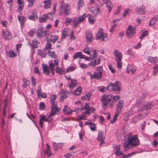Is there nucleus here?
Segmentation results:
<instances>
[{
	"mask_svg": "<svg viewBox=\"0 0 158 158\" xmlns=\"http://www.w3.org/2000/svg\"><path fill=\"white\" fill-rule=\"evenodd\" d=\"M139 142L138 138L136 136H132L128 138V140L123 144V146L124 150L127 151L130 148L139 145Z\"/></svg>",
	"mask_w": 158,
	"mask_h": 158,
	"instance_id": "f257e3e1",
	"label": "nucleus"
},
{
	"mask_svg": "<svg viewBox=\"0 0 158 158\" xmlns=\"http://www.w3.org/2000/svg\"><path fill=\"white\" fill-rule=\"evenodd\" d=\"M56 96L55 94H52L50 97V102L51 105L50 115H54L57 112L60 111V109L58 108L57 103L56 101Z\"/></svg>",
	"mask_w": 158,
	"mask_h": 158,
	"instance_id": "f03ea898",
	"label": "nucleus"
},
{
	"mask_svg": "<svg viewBox=\"0 0 158 158\" xmlns=\"http://www.w3.org/2000/svg\"><path fill=\"white\" fill-rule=\"evenodd\" d=\"M96 70L97 72H94L93 74H92L91 72H88L86 74L89 76L91 79H100L102 77L103 71L102 67L101 66H99L96 68Z\"/></svg>",
	"mask_w": 158,
	"mask_h": 158,
	"instance_id": "7ed1b4c3",
	"label": "nucleus"
},
{
	"mask_svg": "<svg viewBox=\"0 0 158 158\" xmlns=\"http://www.w3.org/2000/svg\"><path fill=\"white\" fill-rule=\"evenodd\" d=\"M70 13L69 6L67 3H64V0H62L60 4V7L59 11L60 14H64L65 15H68Z\"/></svg>",
	"mask_w": 158,
	"mask_h": 158,
	"instance_id": "20e7f679",
	"label": "nucleus"
},
{
	"mask_svg": "<svg viewBox=\"0 0 158 158\" xmlns=\"http://www.w3.org/2000/svg\"><path fill=\"white\" fill-rule=\"evenodd\" d=\"M113 53L116 57L115 60L117 63V67L118 69H120L122 66L121 60L123 55L121 52L118 49L114 50L113 52Z\"/></svg>",
	"mask_w": 158,
	"mask_h": 158,
	"instance_id": "39448f33",
	"label": "nucleus"
},
{
	"mask_svg": "<svg viewBox=\"0 0 158 158\" xmlns=\"http://www.w3.org/2000/svg\"><path fill=\"white\" fill-rule=\"evenodd\" d=\"M114 153L116 156L122 155L123 158L127 157H132V155L135 154V152H132L127 155L123 154V152L120 149V145H116L114 146Z\"/></svg>",
	"mask_w": 158,
	"mask_h": 158,
	"instance_id": "423d86ee",
	"label": "nucleus"
},
{
	"mask_svg": "<svg viewBox=\"0 0 158 158\" xmlns=\"http://www.w3.org/2000/svg\"><path fill=\"white\" fill-rule=\"evenodd\" d=\"M124 102L122 100L119 101L117 104V110L113 118V120H111L110 122L113 123L117 119L119 113H120L123 107Z\"/></svg>",
	"mask_w": 158,
	"mask_h": 158,
	"instance_id": "0eeeda50",
	"label": "nucleus"
},
{
	"mask_svg": "<svg viewBox=\"0 0 158 158\" xmlns=\"http://www.w3.org/2000/svg\"><path fill=\"white\" fill-rule=\"evenodd\" d=\"M120 85V83L118 81H116L114 83H110L107 87V90L109 91L113 90L114 91H119L121 89Z\"/></svg>",
	"mask_w": 158,
	"mask_h": 158,
	"instance_id": "6e6552de",
	"label": "nucleus"
},
{
	"mask_svg": "<svg viewBox=\"0 0 158 158\" xmlns=\"http://www.w3.org/2000/svg\"><path fill=\"white\" fill-rule=\"evenodd\" d=\"M112 96L110 95H104L101 99L102 102V106L104 109L107 108V106L109 104V102L111 100Z\"/></svg>",
	"mask_w": 158,
	"mask_h": 158,
	"instance_id": "1a4fd4ad",
	"label": "nucleus"
},
{
	"mask_svg": "<svg viewBox=\"0 0 158 158\" xmlns=\"http://www.w3.org/2000/svg\"><path fill=\"white\" fill-rule=\"evenodd\" d=\"M96 39H99L103 41L106 40L107 39V34L103 32V30L101 28L99 29L98 32L96 35Z\"/></svg>",
	"mask_w": 158,
	"mask_h": 158,
	"instance_id": "9d476101",
	"label": "nucleus"
},
{
	"mask_svg": "<svg viewBox=\"0 0 158 158\" xmlns=\"http://www.w3.org/2000/svg\"><path fill=\"white\" fill-rule=\"evenodd\" d=\"M135 28L131 26L127 27L126 31V36L128 38H131L135 34Z\"/></svg>",
	"mask_w": 158,
	"mask_h": 158,
	"instance_id": "9b49d317",
	"label": "nucleus"
},
{
	"mask_svg": "<svg viewBox=\"0 0 158 158\" xmlns=\"http://www.w3.org/2000/svg\"><path fill=\"white\" fill-rule=\"evenodd\" d=\"M51 114L48 116L47 118L45 115H40V119L39 120V123L40 125L41 128L43 127V121L47 122H50L52 120V119L51 118V116L53 115H50Z\"/></svg>",
	"mask_w": 158,
	"mask_h": 158,
	"instance_id": "f8f14e48",
	"label": "nucleus"
},
{
	"mask_svg": "<svg viewBox=\"0 0 158 158\" xmlns=\"http://www.w3.org/2000/svg\"><path fill=\"white\" fill-rule=\"evenodd\" d=\"M105 137L104 135V132L101 131H99L98 132L97 140L100 142L99 145L102 146L105 143L104 140Z\"/></svg>",
	"mask_w": 158,
	"mask_h": 158,
	"instance_id": "ddd939ff",
	"label": "nucleus"
},
{
	"mask_svg": "<svg viewBox=\"0 0 158 158\" xmlns=\"http://www.w3.org/2000/svg\"><path fill=\"white\" fill-rule=\"evenodd\" d=\"M3 37L6 40H10L12 38V35L7 29L2 30Z\"/></svg>",
	"mask_w": 158,
	"mask_h": 158,
	"instance_id": "4468645a",
	"label": "nucleus"
},
{
	"mask_svg": "<svg viewBox=\"0 0 158 158\" xmlns=\"http://www.w3.org/2000/svg\"><path fill=\"white\" fill-rule=\"evenodd\" d=\"M47 31L43 29V28L40 27L38 29L37 33V35L38 37H42L46 35Z\"/></svg>",
	"mask_w": 158,
	"mask_h": 158,
	"instance_id": "2eb2a0df",
	"label": "nucleus"
},
{
	"mask_svg": "<svg viewBox=\"0 0 158 158\" xmlns=\"http://www.w3.org/2000/svg\"><path fill=\"white\" fill-rule=\"evenodd\" d=\"M136 68V67L133 64L128 65L127 67V73H129L130 71L132 74H133L135 71Z\"/></svg>",
	"mask_w": 158,
	"mask_h": 158,
	"instance_id": "dca6fc26",
	"label": "nucleus"
},
{
	"mask_svg": "<svg viewBox=\"0 0 158 158\" xmlns=\"http://www.w3.org/2000/svg\"><path fill=\"white\" fill-rule=\"evenodd\" d=\"M103 2L106 4L107 7L108 8L109 12H110L111 10L113 7V5L112 2L109 0H103Z\"/></svg>",
	"mask_w": 158,
	"mask_h": 158,
	"instance_id": "f3484780",
	"label": "nucleus"
},
{
	"mask_svg": "<svg viewBox=\"0 0 158 158\" xmlns=\"http://www.w3.org/2000/svg\"><path fill=\"white\" fill-rule=\"evenodd\" d=\"M93 54L89 55L90 57H87L85 58L84 57V58L86 60H89L90 59H94L96 58L97 57L98 55L96 50H93Z\"/></svg>",
	"mask_w": 158,
	"mask_h": 158,
	"instance_id": "a211bd4d",
	"label": "nucleus"
},
{
	"mask_svg": "<svg viewBox=\"0 0 158 158\" xmlns=\"http://www.w3.org/2000/svg\"><path fill=\"white\" fill-rule=\"evenodd\" d=\"M42 67H43V72L46 73L47 74H49L51 71L50 67H49L48 66H46L44 64H42Z\"/></svg>",
	"mask_w": 158,
	"mask_h": 158,
	"instance_id": "6ab92c4d",
	"label": "nucleus"
},
{
	"mask_svg": "<svg viewBox=\"0 0 158 158\" xmlns=\"http://www.w3.org/2000/svg\"><path fill=\"white\" fill-rule=\"evenodd\" d=\"M77 81L76 79H72L70 83L69 84V87L71 90H72L77 86Z\"/></svg>",
	"mask_w": 158,
	"mask_h": 158,
	"instance_id": "aec40b11",
	"label": "nucleus"
},
{
	"mask_svg": "<svg viewBox=\"0 0 158 158\" xmlns=\"http://www.w3.org/2000/svg\"><path fill=\"white\" fill-rule=\"evenodd\" d=\"M137 11L135 12L136 14L139 15H143L144 13L145 8V7L142 6L140 7H137Z\"/></svg>",
	"mask_w": 158,
	"mask_h": 158,
	"instance_id": "412c9836",
	"label": "nucleus"
},
{
	"mask_svg": "<svg viewBox=\"0 0 158 158\" xmlns=\"http://www.w3.org/2000/svg\"><path fill=\"white\" fill-rule=\"evenodd\" d=\"M47 148L44 152V154L45 155H47L48 157H50L52 153L51 152V150L49 146L48 143L46 144Z\"/></svg>",
	"mask_w": 158,
	"mask_h": 158,
	"instance_id": "4be33fe9",
	"label": "nucleus"
},
{
	"mask_svg": "<svg viewBox=\"0 0 158 158\" xmlns=\"http://www.w3.org/2000/svg\"><path fill=\"white\" fill-rule=\"evenodd\" d=\"M56 6V4H55L53 7V12H50L48 14V17L50 20H52L53 17L54 16Z\"/></svg>",
	"mask_w": 158,
	"mask_h": 158,
	"instance_id": "5701e85b",
	"label": "nucleus"
},
{
	"mask_svg": "<svg viewBox=\"0 0 158 158\" xmlns=\"http://www.w3.org/2000/svg\"><path fill=\"white\" fill-rule=\"evenodd\" d=\"M36 11L34 10L32 13V14L29 17V19L30 20L35 21L37 20L38 19V17L36 14Z\"/></svg>",
	"mask_w": 158,
	"mask_h": 158,
	"instance_id": "b1692460",
	"label": "nucleus"
},
{
	"mask_svg": "<svg viewBox=\"0 0 158 158\" xmlns=\"http://www.w3.org/2000/svg\"><path fill=\"white\" fill-rule=\"evenodd\" d=\"M85 56L82 54L81 52H78L75 53L73 57L75 59L79 58L80 59H84Z\"/></svg>",
	"mask_w": 158,
	"mask_h": 158,
	"instance_id": "393cba45",
	"label": "nucleus"
},
{
	"mask_svg": "<svg viewBox=\"0 0 158 158\" xmlns=\"http://www.w3.org/2000/svg\"><path fill=\"white\" fill-rule=\"evenodd\" d=\"M72 22L73 23L72 24V26L75 27H77L79 23H81L78 18L77 17H75L73 19Z\"/></svg>",
	"mask_w": 158,
	"mask_h": 158,
	"instance_id": "a878e982",
	"label": "nucleus"
},
{
	"mask_svg": "<svg viewBox=\"0 0 158 158\" xmlns=\"http://www.w3.org/2000/svg\"><path fill=\"white\" fill-rule=\"evenodd\" d=\"M18 19L20 23L21 27H22L23 26L25 21L24 17L23 15L18 16Z\"/></svg>",
	"mask_w": 158,
	"mask_h": 158,
	"instance_id": "bb28decb",
	"label": "nucleus"
},
{
	"mask_svg": "<svg viewBox=\"0 0 158 158\" xmlns=\"http://www.w3.org/2000/svg\"><path fill=\"white\" fill-rule=\"evenodd\" d=\"M147 59L149 62L152 63H156L158 61L156 57H153L151 56H148L147 57Z\"/></svg>",
	"mask_w": 158,
	"mask_h": 158,
	"instance_id": "cd10ccee",
	"label": "nucleus"
},
{
	"mask_svg": "<svg viewBox=\"0 0 158 158\" xmlns=\"http://www.w3.org/2000/svg\"><path fill=\"white\" fill-rule=\"evenodd\" d=\"M51 0H46L44 2V8L45 9H48L50 8L51 4Z\"/></svg>",
	"mask_w": 158,
	"mask_h": 158,
	"instance_id": "c85d7f7f",
	"label": "nucleus"
},
{
	"mask_svg": "<svg viewBox=\"0 0 158 158\" xmlns=\"http://www.w3.org/2000/svg\"><path fill=\"white\" fill-rule=\"evenodd\" d=\"M7 55L10 58H13L17 56V54L13 50H9L7 52Z\"/></svg>",
	"mask_w": 158,
	"mask_h": 158,
	"instance_id": "c756f323",
	"label": "nucleus"
},
{
	"mask_svg": "<svg viewBox=\"0 0 158 158\" xmlns=\"http://www.w3.org/2000/svg\"><path fill=\"white\" fill-rule=\"evenodd\" d=\"M86 38L87 42L89 43H90L94 40V38L92 36V34L90 33H88L86 35Z\"/></svg>",
	"mask_w": 158,
	"mask_h": 158,
	"instance_id": "7c9ffc66",
	"label": "nucleus"
},
{
	"mask_svg": "<svg viewBox=\"0 0 158 158\" xmlns=\"http://www.w3.org/2000/svg\"><path fill=\"white\" fill-rule=\"evenodd\" d=\"M63 112L66 114H69L71 113V112L73 111H71L70 109L68 106H65L64 107V109L63 110Z\"/></svg>",
	"mask_w": 158,
	"mask_h": 158,
	"instance_id": "2f4dec72",
	"label": "nucleus"
},
{
	"mask_svg": "<svg viewBox=\"0 0 158 158\" xmlns=\"http://www.w3.org/2000/svg\"><path fill=\"white\" fill-rule=\"evenodd\" d=\"M56 73L59 74H63L65 72V70L64 69L58 66L56 67Z\"/></svg>",
	"mask_w": 158,
	"mask_h": 158,
	"instance_id": "473e14b6",
	"label": "nucleus"
},
{
	"mask_svg": "<svg viewBox=\"0 0 158 158\" xmlns=\"http://www.w3.org/2000/svg\"><path fill=\"white\" fill-rule=\"evenodd\" d=\"M48 64L49 67H50L51 69V71L53 75L54 74V64L52 62V61L50 60L48 62Z\"/></svg>",
	"mask_w": 158,
	"mask_h": 158,
	"instance_id": "72a5a7b5",
	"label": "nucleus"
},
{
	"mask_svg": "<svg viewBox=\"0 0 158 158\" xmlns=\"http://www.w3.org/2000/svg\"><path fill=\"white\" fill-rule=\"evenodd\" d=\"M88 18L89 19V21L91 24H93L94 22L95 19L92 15H88Z\"/></svg>",
	"mask_w": 158,
	"mask_h": 158,
	"instance_id": "f704fd0d",
	"label": "nucleus"
},
{
	"mask_svg": "<svg viewBox=\"0 0 158 158\" xmlns=\"http://www.w3.org/2000/svg\"><path fill=\"white\" fill-rule=\"evenodd\" d=\"M69 29L68 28H65L63 30L62 33V38H64L65 37L68 36L69 34Z\"/></svg>",
	"mask_w": 158,
	"mask_h": 158,
	"instance_id": "c9c22d12",
	"label": "nucleus"
},
{
	"mask_svg": "<svg viewBox=\"0 0 158 158\" xmlns=\"http://www.w3.org/2000/svg\"><path fill=\"white\" fill-rule=\"evenodd\" d=\"M158 73V65L156 64L154 66L153 70V75L154 76L157 75Z\"/></svg>",
	"mask_w": 158,
	"mask_h": 158,
	"instance_id": "e433bc0d",
	"label": "nucleus"
},
{
	"mask_svg": "<svg viewBox=\"0 0 158 158\" xmlns=\"http://www.w3.org/2000/svg\"><path fill=\"white\" fill-rule=\"evenodd\" d=\"M82 89L81 86L78 87L75 90L74 94L78 95H79L81 92Z\"/></svg>",
	"mask_w": 158,
	"mask_h": 158,
	"instance_id": "4c0bfd02",
	"label": "nucleus"
},
{
	"mask_svg": "<svg viewBox=\"0 0 158 158\" xmlns=\"http://www.w3.org/2000/svg\"><path fill=\"white\" fill-rule=\"evenodd\" d=\"M48 56L52 58H56L57 57V56L55 54L54 51H50L48 53Z\"/></svg>",
	"mask_w": 158,
	"mask_h": 158,
	"instance_id": "58836bf2",
	"label": "nucleus"
},
{
	"mask_svg": "<svg viewBox=\"0 0 158 158\" xmlns=\"http://www.w3.org/2000/svg\"><path fill=\"white\" fill-rule=\"evenodd\" d=\"M52 144L53 146L56 148H61L63 145V144L61 143H56L55 142H52Z\"/></svg>",
	"mask_w": 158,
	"mask_h": 158,
	"instance_id": "ea45409f",
	"label": "nucleus"
},
{
	"mask_svg": "<svg viewBox=\"0 0 158 158\" xmlns=\"http://www.w3.org/2000/svg\"><path fill=\"white\" fill-rule=\"evenodd\" d=\"M100 59H98V62H97V61L95 60L94 61H92L91 63L88 64V65L93 66L94 68L95 67L96 65L100 63Z\"/></svg>",
	"mask_w": 158,
	"mask_h": 158,
	"instance_id": "a19ab883",
	"label": "nucleus"
},
{
	"mask_svg": "<svg viewBox=\"0 0 158 158\" xmlns=\"http://www.w3.org/2000/svg\"><path fill=\"white\" fill-rule=\"evenodd\" d=\"M91 49L88 46H86L83 49V52L86 54H87L88 55H90V52L91 51Z\"/></svg>",
	"mask_w": 158,
	"mask_h": 158,
	"instance_id": "79ce46f5",
	"label": "nucleus"
},
{
	"mask_svg": "<svg viewBox=\"0 0 158 158\" xmlns=\"http://www.w3.org/2000/svg\"><path fill=\"white\" fill-rule=\"evenodd\" d=\"M23 86L24 88H26L30 84V81L26 79H23Z\"/></svg>",
	"mask_w": 158,
	"mask_h": 158,
	"instance_id": "37998d69",
	"label": "nucleus"
},
{
	"mask_svg": "<svg viewBox=\"0 0 158 158\" xmlns=\"http://www.w3.org/2000/svg\"><path fill=\"white\" fill-rule=\"evenodd\" d=\"M38 54L41 56L42 57H45L46 55V54L44 51L41 49H39L38 50Z\"/></svg>",
	"mask_w": 158,
	"mask_h": 158,
	"instance_id": "c03bdc74",
	"label": "nucleus"
},
{
	"mask_svg": "<svg viewBox=\"0 0 158 158\" xmlns=\"http://www.w3.org/2000/svg\"><path fill=\"white\" fill-rule=\"evenodd\" d=\"M157 19L156 18L154 17L152 18L150 21L149 26H151L155 24L157 21Z\"/></svg>",
	"mask_w": 158,
	"mask_h": 158,
	"instance_id": "a18cd8bd",
	"label": "nucleus"
},
{
	"mask_svg": "<svg viewBox=\"0 0 158 158\" xmlns=\"http://www.w3.org/2000/svg\"><path fill=\"white\" fill-rule=\"evenodd\" d=\"M47 18H48V16H47L46 15L44 14L43 15L42 17L39 19V22L40 23L45 22L46 21Z\"/></svg>",
	"mask_w": 158,
	"mask_h": 158,
	"instance_id": "49530a36",
	"label": "nucleus"
},
{
	"mask_svg": "<svg viewBox=\"0 0 158 158\" xmlns=\"http://www.w3.org/2000/svg\"><path fill=\"white\" fill-rule=\"evenodd\" d=\"M58 39V37L57 36L52 35L50 38L51 41V42L55 43Z\"/></svg>",
	"mask_w": 158,
	"mask_h": 158,
	"instance_id": "de8ad7c7",
	"label": "nucleus"
},
{
	"mask_svg": "<svg viewBox=\"0 0 158 158\" xmlns=\"http://www.w3.org/2000/svg\"><path fill=\"white\" fill-rule=\"evenodd\" d=\"M84 5V2L83 0H80L77 2V8L80 9V7H82Z\"/></svg>",
	"mask_w": 158,
	"mask_h": 158,
	"instance_id": "09e8293b",
	"label": "nucleus"
},
{
	"mask_svg": "<svg viewBox=\"0 0 158 158\" xmlns=\"http://www.w3.org/2000/svg\"><path fill=\"white\" fill-rule=\"evenodd\" d=\"M61 93L62 94V95L65 98H67L69 96L68 92L65 90L62 89L60 91Z\"/></svg>",
	"mask_w": 158,
	"mask_h": 158,
	"instance_id": "8fccbe9b",
	"label": "nucleus"
},
{
	"mask_svg": "<svg viewBox=\"0 0 158 158\" xmlns=\"http://www.w3.org/2000/svg\"><path fill=\"white\" fill-rule=\"evenodd\" d=\"M86 15H85V14H84L78 17V18L79 19V21L81 23L83 21L85 18H86Z\"/></svg>",
	"mask_w": 158,
	"mask_h": 158,
	"instance_id": "3c124183",
	"label": "nucleus"
},
{
	"mask_svg": "<svg viewBox=\"0 0 158 158\" xmlns=\"http://www.w3.org/2000/svg\"><path fill=\"white\" fill-rule=\"evenodd\" d=\"M90 128L91 130L94 131L96 130V125L93 123H91L90 125Z\"/></svg>",
	"mask_w": 158,
	"mask_h": 158,
	"instance_id": "603ef678",
	"label": "nucleus"
},
{
	"mask_svg": "<svg viewBox=\"0 0 158 158\" xmlns=\"http://www.w3.org/2000/svg\"><path fill=\"white\" fill-rule=\"evenodd\" d=\"M152 105L151 102L147 103L145 105V108L146 109H149L152 108Z\"/></svg>",
	"mask_w": 158,
	"mask_h": 158,
	"instance_id": "864d4df0",
	"label": "nucleus"
},
{
	"mask_svg": "<svg viewBox=\"0 0 158 158\" xmlns=\"http://www.w3.org/2000/svg\"><path fill=\"white\" fill-rule=\"evenodd\" d=\"M91 94L90 93H87L82 98V99L84 100L86 99L89 100V99L91 97Z\"/></svg>",
	"mask_w": 158,
	"mask_h": 158,
	"instance_id": "5fc2aeb1",
	"label": "nucleus"
},
{
	"mask_svg": "<svg viewBox=\"0 0 158 158\" xmlns=\"http://www.w3.org/2000/svg\"><path fill=\"white\" fill-rule=\"evenodd\" d=\"M148 35V32L147 31H145L143 32L141 36L140 37V39L142 40L143 38H144L145 36L147 35Z\"/></svg>",
	"mask_w": 158,
	"mask_h": 158,
	"instance_id": "6e6d98bb",
	"label": "nucleus"
},
{
	"mask_svg": "<svg viewBox=\"0 0 158 158\" xmlns=\"http://www.w3.org/2000/svg\"><path fill=\"white\" fill-rule=\"evenodd\" d=\"M131 111L128 112L127 113H126L124 115V119L126 120H127L128 119L129 116L130 114H131Z\"/></svg>",
	"mask_w": 158,
	"mask_h": 158,
	"instance_id": "4d7b16f0",
	"label": "nucleus"
},
{
	"mask_svg": "<svg viewBox=\"0 0 158 158\" xmlns=\"http://www.w3.org/2000/svg\"><path fill=\"white\" fill-rule=\"evenodd\" d=\"M98 90L101 92H106V90H107V87L106 88L105 86H102L101 88L98 87Z\"/></svg>",
	"mask_w": 158,
	"mask_h": 158,
	"instance_id": "13d9d810",
	"label": "nucleus"
},
{
	"mask_svg": "<svg viewBox=\"0 0 158 158\" xmlns=\"http://www.w3.org/2000/svg\"><path fill=\"white\" fill-rule=\"evenodd\" d=\"M18 7L19 10H18V11L22 15V14L21 12L22 11V10H23V4H19Z\"/></svg>",
	"mask_w": 158,
	"mask_h": 158,
	"instance_id": "bf43d9fd",
	"label": "nucleus"
},
{
	"mask_svg": "<svg viewBox=\"0 0 158 158\" xmlns=\"http://www.w3.org/2000/svg\"><path fill=\"white\" fill-rule=\"evenodd\" d=\"M86 115L84 113L81 115L80 116H78V120H81L83 119H85Z\"/></svg>",
	"mask_w": 158,
	"mask_h": 158,
	"instance_id": "052dcab7",
	"label": "nucleus"
},
{
	"mask_svg": "<svg viewBox=\"0 0 158 158\" xmlns=\"http://www.w3.org/2000/svg\"><path fill=\"white\" fill-rule=\"evenodd\" d=\"M33 47L34 48H36L38 46L39 42L36 40H33L32 42Z\"/></svg>",
	"mask_w": 158,
	"mask_h": 158,
	"instance_id": "680f3d73",
	"label": "nucleus"
},
{
	"mask_svg": "<svg viewBox=\"0 0 158 158\" xmlns=\"http://www.w3.org/2000/svg\"><path fill=\"white\" fill-rule=\"evenodd\" d=\"M89 105L88 103H86L85 106L84 107L82 108L81 109V110H89L90 108Z\"/></svg>",
	"mask_w": 158,
	"mask_h": 158,
	"instance_id": "e2e57ef3",
	"label": "nucleus"
},
{
	"mask_svg": "<svg viewBox=\"0 0 158 158\" xmlns=\"http://www.w3.org/2000/svg\"><path fill=\"white\" fill-rule=\"evenodd\" d=\"M120 97L118 95H115L112 96V98L114 102H117L120 99Z\"/></svg>",
	"mask_w": 158,
	"mask_h": 158,
	"instance_id": "0e129e2a",
	"label": "nucleus"
},
{
	"mask_svg": "<svg viewBox=\"0 0 158 158\" xmlns=\"http://www.w3.org/2000/svg\"><path fill=\"white\" fill-rule=\"evenodd\" d=\"M31 82L33 86H35L36 84V82L33 76H32L31 78Z\"/></svg>",
	"mask_w": 158,
	"mask_h": 158,
	"instance_id": "69168bd1",
	"label": "nucleus"
},
{
	"mask_svg": "<svg viewBox=\"0 0 158 158\" xmlns=\"http://www.w3.org/2000/svg\"><path fill=\"white\" fill-rule=\"evenodd\" d=\"M40 105L39 108L40 110H43L45 108V105L43 103H40Z\"/></svg>",
	"mask_w": 158,
	"mask_h": 158,
	"instance_id": "338daca9",
	"label": "nucleus"
},
{
	"mask_svg": "<svg viewBox=\"0 0 158 158\" xmlns=\"http://www.w3.org/2000/svg\"><path fill=\"white\" fill-rule=\"evenodd\" d=\"M51 44L50 43L48 42L46 45L45 47L44 48L45 49L48 50L51 48Z\"/></svg>",
	"mask_w": 158,
	"mask_h": 158,
	"instance_id": "774afa93",
	"label": "nucleus"
}]
</instances>
